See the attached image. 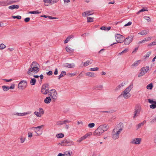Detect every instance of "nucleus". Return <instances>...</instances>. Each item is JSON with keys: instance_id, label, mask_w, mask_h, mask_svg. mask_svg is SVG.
<instances>
[{"instance_id": "1", "label": "nucleus", "mask_w": 156, "mask_h": 156, "mask_svg": "<svg viewBox=\"0 0 156 156\" xmlns=\"http://www.w3.org/2000/svg\"><path fill=\"white\" fill-rule=\"evenodd\" d=\"M31 67L27 71V74L29 75L31 74V73L34 74L37 73L39 71V65L35 62H33L30 65Z\"/></svg>"}, {"instance_id": "2", "label": "nucleus", "mask_w": 156, "mask_h": 156, "mask_svg": "<svg viewBox=\"0 0 156 156\" xmlns=\"http://www.w3.org/2000/svg\"><path fill=\"white\" fill-rule=\"evenodd\" d=\"M133 87V83H131L130 85L127 87L122 92L120 95V96L122 95L123 97L125 99L129 98L131 96L129 93Z\"/></svg>"}, {"instance_id": "3", "label": "nucleus", "mask_w": 156, "mask_h": 156, "mask_svg": "<svg viewBox=\"0 0 156 156\" xmlns=\"http://www.w3.org/2000/svg\"><path fill=\"white\" fill-rule=\"evenodd\" d=\"M103 126L102 125H100L96 129L93 133V134L94 136H100L103 133L104 130L102 129L103 128Z\"/></svg>"}, {"instance_id": "4", "label": "nucleus", "mask_w": 156, "mask_h": 156, "mask_svg": "<svg viewBox=\"0 0 156 156\" xmlns=\"http://www.w3.org/2000/svg\"><path fill=\"white\" fill-rule=\"evenodd\" d=\"M49 85L48 83L43 85L41 87V91L44 95H46L49 92Z\"/></svg>"}, {"instance_id": "5", "label": "nucleus", "mask_w": 156, "mask_h": 156, "mask_svg": "<svg viewBox=\"0 0 156 156\" xmlns=\"http://www.w3.org/2000/svg\"><path fill=\"white\" fill-rule=\"evenodd\" d=\"M120 133L119 131L113 129L112 133V136L113 139L114 140L118 139L119 136V135Z\"/></svg>"}, {"instance_id": "6", "label": "nucleus", "mask_w": 156, "mask_h": 156, "mask_svg": "<svg viewBox=\"0 0 156 156\" xmlns=\"http://www.w3.org/2000/svg\"><path fill=\"white\" fill-rule=\"evenodd\" d=\"M148 66L142 68L140 69V73L139 74L138 76L140 77L144 75L149 70Z\"/></svg>"}, {"instance_id": "7", "label": "nucleus", "mask_w": 156, "mask_h": 156, "mask_svg": "<svg viewBox=\"0 0 156 156\" xmlns=\"http://www.w3.org/2000/svg\"><path fill=\"white\" fill-rule=\"evenodd\" d=\"M27 85V82L26 80H22L20 82L18 85V88L20 89H25Z\"/></svg>"}, {"instance_id": "8", "label": "nucleus", "mask_w": 156, "mask_h": 156, "mask_svg": "<svg viewBox=\"0 0 156 156\" xmlns=\"http://www.w3.org/2000/svg\"><path fill=\"white\" fill-rule=\"evenodd\" d=\"M115 39L117 43H121L123 42V37L122 35L119 34H116Z\"/></svg>"}, {"instance_id": "9", "label": "nucleus", "mask_w": 156, "mask_h": 156, "mask_svg": "<svg viewBox=\"0 0 156 156\" xmlns=\"http://www.w3.org/2000/svg\"><path fill=\"white\" fill-rule=\"evenodd\" d=\"M124 128V125L122 123L120 122L113 129L115 130L119 131L120 133L122 131Z\"/></svg>"}, {"instance_id": "10", "label": "nucleus", "mask_w": 156, "mask_h": 156, "mask_svg": "<svg viewBox=\"0 0 156 156\" xmlns=\"http://www.w3.org/2000/svg\"><path fill=\"white\" fill-rule=\"evenodd\" d=\"M134 36H129L128 37L123 41L124 42V44L126 45H128L132 42L133 40Z\"/></svg>"}, {"instance_id": "11", "label": "nucleus", "mask_w": 156, "mask_h": 156, "mask_svg": "<svg viewBox=\"0 0 156 156\" xmlns=\"http://www.w3.org/2000/svg\"><path fill=\"white\" fill-rule=\"evenodd\" d=\"M141 141L140 138H136L133 139L130 141V143L132 144H139Z\"/></svg>"}, {"instance_id": "12", "label": "nucleus", "mask_w": 156, "mask_h": 156, "mask_svg": "<svg viewBox=\"0 0 156 156\" xmlns=\"http://www.w3.org/2000/svg\"><path fill=\"white\" fill-rule=\"evenodd\" d=\"M141 110V108L140 107H137L135 109L133 116L134 118H136L139 115Z\"/></svg>"}, {"instance_id": "13", "label": "nucleus", "mask_w": 156, "mask_h": 156, "mask_svg": "<svg viewBox=\"0 0 156 156\" xmlns=\"http://www.w3.org/2000/svg\"><path fill=\"white\" fill-rule=\"evenodd\" d=\"M50 91H52L53 93L52 94V96H53L52 99L53 100V101H55L57 98L58 93L55 89L51 90Z\"/></svg>"}, {"instance_id": "14", "label": "nucleus", "mask_w": 156, "mask_h": 156, "mask_svg": "<svg viewBox=\"0 0 156 156\" xmlns=\"http://www.w3.org/2000/svg\"><path fill=\"white\" fill-rule=\"evenodd\" d=\"M44 125H42L40 126H38L36 127H33L32 128V129H34V132L37 134V135H39L37 133V132L40 131V129L44 127Z\"/></svg>"}, {"instance_id": "15", "label": "nucleus", "mask_w": 156, "mask_h": 156, "mask_svg": "<svg viewBox=\"0 0 156 156\" xmlns=\"http://www.w3.org/2000/svg\"><path fill=\"white\" fill-rule=\"evenodd\" d=\"M31 113V112H24V113H18L17 112L16 114H14L15 115L21 116H23L25 115H26L27 114H30Z\"/></svg>"}, {"instance_id": "16", "label": "nucleus", "mask_w": 156, "mask_h": 156, "mask_svg": "<svg viewBox=\"0 0 156 156\" xmlns=\"http://www.w3.org/2000/svg\"><path fill=\"white\" fill-rule=\"evenodd\" d=\"M93 13L91 11H87L82 13V16L83 17H86L93 14Z\"/></svg>"}, {"instance_id": "17", "label": "nucleus", "mask_w": 156, "mask_h": 156, "mask_svg": "<svg viewBox=\"0 0 156 156\" xmlns=\"http://www.w3.org/2000/svg\"><path fill=\"white\" fill-rule=\"evenodd\" d=\"M71 122V121L68 120H65L63 121L58 122L57 123V124L58 125H62L66 123H69Z\"/></svg>"}, {"instance_id": "18", "label": "nucleus", "mask_w": 156, "mask_h": 156, "mask_svg": "<svg viewBox=\"0 0 156 156\" xmlns=\"http://www.w3.org/2000/svg\"><path fill=\"white\" fill-rule=\"evenodd\" d=\"M63 66L64 67L69 68H73L74 66V65L73 64V65L71 64L70 63H65L63 65Z\"/></svg>"}, {"instance_id": "19", "label": "nucleus", "mask_w": 156, "mask_h": 156, "mask_svg": "<svg viewBox=\"0 0 156 156\" xmlns=\"http://www.w3.org/2000/svg\"><path fill=\"white\" fill-rule=\"evenodd\" d=\"M74 144V143L69 140H66V146H69L73 145Z\"/></svg>"}, {"instance_id": "20", "label": "nucleus", "mask_w": 156, "mask_h": 156, "mask_svg": "<svg viewBox=\"0 0 156 156\" xmlns=\"http://www.w3.org/2000/svg\"><path fill=\"white\" fill-rule=\"evenodd\" d=\"M8 1H0V6L8 5Z\"/></svg>"}, {"instance_id": "21", "label": "nucleus", "mask_w": 156, "mask_h": 156, "mask_svg": "<svg viewBox=\"0 0 156 156\" xmlns=\"http://www.w3.org/2000/svg\"><path fill=\"white\" fill-rule=\"evenodd\" d=\"M74 37V36L73 35H71L68 36L64 41V44L67 43L70 40V39Z\"/></svg>"}, {"instance_id": "22", "label": "nucleus", "mask_w": 156, "mask_h": 156, "mask_svg": "<svg viewBox=\"0 0 156 156\" xmlns=\"http://www.w3.org/2000/svg\"><path fill=\"white\" fill-rule=\"evenodd\" d=\"M51 100V98L50 97H47L44 99V102L46 104H49Z\"/></svg>"}, {"instance_id": "23", "label": "nucleus", "mask_w": 156, "mask_h": 156, "mask_svg": "<svg viewBox=\"0 0 156 156\" xmlns=\"http://www.w3.org/2000/svg\"><path fill=\"white\" fill-rule=\"evenodd\" d=\"M19 8V5H13L9 6L8 8L10 9H18Z\"/></svg>"}, {"instance_id": "24", "label": "nucleus", "mask_w": 156, "mask_h": 156, "mask_svg": "<svg viewBox=\"0 0 156 156\" xmlns=\"http://www.w3.org/2000/svg\"><path fill=\"white\" fill-rule=\"evenodd\" d=\"M44 2L45 6H48L49 5H51V0H43Z\"/></svg>"}, {"instance_id": "25", "label": "nucleus", "mask_w": 156, "mask_h": 156, "mask_svg": "<svg viewBox=\"0 0 156 156\" xmlns=\"http://www.w3.org/2000/svg\"><path fill=\"white\" fill-rule=\"evenodd\" d=\"M102 126H103V128L102 129L104 130V132L105 131H107L109 128V126L108 125L104 124L102 125Z\"/></svg>"}, {"instance_id": "26", "label": "nucleus", "mask_w": 156, "mask_h": 156, "mask_svg": "<svg viewBox=\"0 0 156 156\" xmlns=\"http://www.w3.org/2000/svg\"><path fill=\"white\" fill-rule=\"evenodd\" d=\"M125 84V83H122L118 86L116 88V90H118L122 87Z\"/></svg>"}, {"instance_id": "27", "label": "nucleus", "mask_w": 156, "mask_h": 156, "mask_svg": "<svg viewBox=\"0 0 156 156\" xmlns=\"http://www.w3.org/2000/svg\"><path fill=\"white\" fill-rule=\"evenodd\" d=\"M66 74V73L65 71H62L61 74L58 76V79L60 80L62 77L64 76Z\"/></svg>"}, {"instance_id": "28", "label": "nucleus", "mask_w": 156, "mask_h": 156, "mask_svg": "<svg viewBox=\"0 0 156 156\" xmlns=\"http://www.w3.org/2000/svg\"><path fill=\"white\" fill-rule=\"evenodd\" d=\"M111 29V27H106L105 26H102L101 27L100 29L104 30H109Z\"/></svg>"}, {"instance_id": "29", "label": "nucleus", "mask_w": 156, "mask_h": 156, "mask_svg": "<svg viewBox=\"0 0 156 156\" xmlns=\"http://www.w3.org/2000/svg\"><path fill=\"white\" fill-rule=\"evenodd\" d=\"M41 16L42 17H45V18L48 17L50 19H51V20L53 19H56L57 18H56V17H53L52 16H46L45 15H41Z\"/></svg>"}, {"instance_id": "30", "label": "nucleus", "mask_w": 156, "mask_h": 156, "mask_svg": "<svg viewBox=\"0 0 156 156\" xmlns=\"http://www.w3.org/2000/svg\"><path fill=\"white\" fill-rule=\"evenodd\" d=\"M92 63V62L91 61V60H87L86 62H85L83 63V66H87L88 65L91 64Z\"/></svg>"}, {"instance_id": "31", "label": "nucleus", "mask_w": 156, "mask_h": 156, "mask_svg": "<svg viewBox=\"0 0 156 156\" xmlns=\"http://www.w3.org/2000/svg\"><path fill=\"white\" fill-rule=\"evenodd\" d=\"M66 51L69 53L73 52L74 51V49L71 48L69 47H67L66 48Z\"/></svg>"}, {"instance_id": "32", "label": "nucleus", "mask_w": 156, "mask_h": 156, "mask_svg": "<svg viewBox=\"0 0 156 156\" xmlns=\"http://www.w3.org/2000/svg\"><path fill=\"white\" fill-rule=\"evenodd\" d=\"M149 32V31H147L146 30H144L141 31V32L138 33V34H140L141 35H144L146 34L147 33Z\"/></svg>"}, {"instance_id": "33", "label": "nucleus", "mask_w": 156, "mask_h": 156, "mask_svg": "<svg viewBox=\"0 0 156 156\" xmlns=\"http://www.w3.org/2000/svg\"><path fill=\"white\" fill-rule=\"evenodd\" d=\"M36 80L35 78L32 79L30 81V83L32 85H34L36 83Z\"/></svg>"}, {"instance_id": "34", "label": "nucleus", "mask_w": 156, "mask_h": 156, "mask_svg": "<svg viewBox=\"0 0 156 156\" xmlns=\"http://www.w3.org/2000/svg\"><path fill=\"white\" fill-rule=\"evenodd\" d=\"M92 133L91 132H89V133H86L84 136H83L84 137V138L85 139H86L87 137H89L90 136L92 135Z\"/></svg>"}, {"instance_id": "35", "label": "nucleus", "mask_w": 156, "mask_h": 156, "mask_svg": "<svg viewBox=\"0 0 156 156\" xmlns=\"http://www.w3.org/2000/svg\"><path fill=\"white\" fill-rule=\"evenodd\" d=\"M86 75L89 77H90L94 76V73L91 72H88L86 73Z\"/></svg>"}, {"instance_id": "36", "label": "nucleus", "mask_w": 156, "mask_h": 156, "mask_svg": "<svg viewBox=\"0 0 156 156\" xmlns=\"http://www.w3.org/2000/svg\"><path fill=\"white\" fill-rule=\"evenodd\" d=\"M153 87V84L152 83H151L147 86V88L148 89L151 90L152 88Z\"/></svg>"}, {"instance_id": "37", "label": "nucleus", "mask_w": 156, "mask_h": 156, "mask_svg": "<svg viewBox=\"0 0 156 156\" xmlns=\"http://www.w3.org/2000/svg\"><path fill=\"white\" fill-rule=\"evenodd\" d=\"M2 88L4 91H6L9 90V86H2Z\"/></svg>"}, {"instance_id": "38", "label": "nucleus", "mask_w": 156, "mask_h": 156, "mask_svg": "<svg viewBox=\"0 0 156 156\" xmlns=\"http://www.w3.org/2000/svg\"><path fill=\"white\" fill-rule=\"evenodd\" d=\"M34 113L37 117H40L41 116V115L39 112L35 111L34 112Z\"/></svg>"}, {"instance_id": "39", "label": "nucleus", "mask_w": 156, "mask_h": 156, "mask_svg": "<svg viewBox=\"0 0 156 156\" xmlns=\"http://www.w3.org/2000/svg\"><path fill=\"white\" fill-rule=\"evenodd\" d=\"M128 48L125 49L123 51H122L119 54V55H121L123 53H126L128 51Z\"/></svg>"}, {"instance_id": "40", "label": "nucleus", "mask_w": 156, "mask_h": 156, "mask_svg": "<svg viewBox=\"0 0 156 156\" xmlns=\"http://www.w3.org/2000/svg\"><path fill=\"white\" fill-rule=\"evenodd\" d=\"M41 13V12H39L38 10L33 11H30L29 12V13L33 14H37L40 13Z\"/></svg>"}, {"instance_id": "41", "label": "nucleus", "mask_w": 156, "mask_h": 156, "mask_svg": "<svg viewBox=\"0 0 156 156\" xmlns=\"http://www.w3.org/2000/svg\"><path fill=\"white\" fill-rule=\"evenodd\" d=\"M151 51L148 52L144 57V59H146L147 58H148L151 54Z\"/></svg>"}, {"instance_id": "42", "label": "nucleus", "mask_w": 156, "mask_h": 156, "mask_svg": "<svg viewBox=\"0 0 156 156\" xmlns=\"http://www.w3.org/2000/svg\"><path fill=\"white\" fill-rule=\"evenodd\" d=\"M115 112V110H109L108 111H102L101 112H103V113H113Z\"/></svg>"}, {"instance_id": "43", "label": "nucleus", "mask_w": 156, "mask_h": 156, "mask_svg": "<svg viewBox=\"0 0 156 156\" xmlns=\"http://www.w3.org/2000/svg\"><path fill=\"white\" fill-rule=\"evenodd\" d=\"M154 45H156V40H155L153 42L148 44V46L150 47Z\"/></svg>"}, {"instance_id": "44", "label": "nucleus", "mask_w": 156, "mask_h": 156, "mask_svg": "<svg viewBox=\"0 0 156 156\" xmlns=\"http://www.w3.org/2000/svg\"><path fill=\"white\" fill-rule=\"evenodd\" d=\"M64 154L65 156H71L70 153L69 151L65 152Z\"/></svg>"}, {"instance_id": "45", "label": "nucleus", "mask_w": 156, "mask_h": 156, "mask_svg": "<svg viewBox=\"0 0 156 156\" xmlns=\"http://www.w3.org/2000/svg\"><path fill=\"white\" fill-rule=\"evenodd\" d=\"M148 101L149 103L151 104H156V101H154L152 100L149 99H148Z\"/></svg>"}, {"instance_id": "46", "label": "nucleus", "mask_w": 156, "mask_h": 156, "mask_svg": "<svg viewBox=\"0 0 156 156\" xmlns=\"http://www.w3.org/2000/svg\"><path fill=\"white\" fill-rule=\"evenodd\" d=\"M39 113H40L41 115H42L44 113V111L43 109L41 108H39Z\"/></svg>"}, {"instance_id": "47", "label": "nucleus", "mask_w": 156, "mask_h": 156, "mask_svg": "<svg viewBox=\"0 0 156 156\" xmlns=\"http://www.w3.org/2000/svg\"><path fill=\"white\" fill-rule=\"evenodd\" d=\"M56 136L59 138H62L64 136V135L62 133H59Z\"/></svg>"}, {"instance_id": "48", "label": "nucleus", "mask_w": 156, "mask_h": 156, "mask_svg": "<svg viewBox=\"0 0 156 156\" xmlns=\"http://www.w3.org/2000/svg\"><path fill=\"white\" fill-rule=\"evenodd\" d=\"M87 22L88 23L91 22L93 21V19L92 18H91L90 17H87Z\"/></svg>"}, {"instance_id": "49", "label": "nucleus", "mask_w": 156, "mask_h": 156, "mask_svg": "<svg viewBox=\"0 0 156 156\" xmlns=\"http://www.w3.org/2000/svg\"><path fill=\"white\" fill-rule=\"evenodd\" d=\"M59 144H60L62 146H66V140H64L61 143H59Z\"/></svg>"}, {"instance_id": "50", "label": "nucleus", "mask_w": 156, "mask_h": 156, "mask_svg": "<svg viewBox=\"0 0 156 156\" xmlns=\"http://www.w3.org/2000/svg\"><path fill=\"white\" fill-rule=\"evenodd\" d=\"M148 11L147 9H145L144 8H143V9H142L139 10L136 13H137V14H139L141 12H144V11Z\"/></svg>"}, {"instance_id": "51", "label": "nucleus", "mask_w": 156, "mask_h": 156, "mask_svg": "<svg viewBox=\"0 0 156 156\" xmlns=\"http://www.w3.org/2000/svg\"><path fill=\"white\" fill-rule=\"evenodd\" d=\"M12 17L13 19L16 18L18 20H20L21 18V17L20 16H12Z\"/></svg>"}, {"instance_id": "52", "label": "nucleus", "mask_w": 156, "mask_h": 156, "mask_svg": "<svg viewBox=\"0 0 156 156\" xmlns=\"http://www.w3.org/2000/svg\"><path fill=\"white\" fill-rule=\"evenodd\" d=\"M6 47V46L3 44H1L0 45V49H3Z\"/></svg>"}, {"instance_id": "53", "label": "nucleus", "mask_w": 156, "mask_h": 156, "mask_svg": "<svg viewBox=\"0 0 156 156\" xmlns=\"http://www.w3.org/2000/svg\"><path fill=\"white\" fill-rule=\"evenodd\" d=\"M144 18L145 20H147L148 22H150L151 21L150 18L149 16H145Z\"/></svg>"}, {"instance_id": "54", "label": "nucleus", "mask_w": 156, "mask_h": 156, "mask_svg": "<svg viewBox=\"0 0 156 156\" xmlns=\"http://www.w3.org/2000/svg\"><path fill=\"white\" fill-rule=\"evenodd\" d=\"M95 126V124L94 123H89L88 125V126L90 128H93Z\"/></svg>"}, {"instance_id": "55", "label": "nucleus", "mask_w": 156, "mask_h": 156, "mask_svg": "<svg viewBox=\"0 0 156 156\" xmlns=\"http://www.w3.org/2000/svg\"><path fill=\"white\" fill-rule=\"evenodd\" d=\"M140 61V60H138V61H136L134 63H133L132 65V66H137L138 65V62Z\"/></svg>"}, {"instance_id": "56", "label": "nucleus", "mask_w": 156, "mask_h": 156, "mask_svg": "<svg viewBox=\"0 0 156 156\" xmlns=\"http://www.w3.org/2000/svg\"><path fill=\"white\" fill-rule=\"evenodd\" d=\"M99 68L98 67H95L94 68H90V70L91 71H97L98 70Z\"/></svg>"}, {"instance_id": "57", "label": "nucleus", "mask_w": 156, "mask_h": 156, "mask_svg": "<svg viewBox=\"0 0 156 156\" xmlns=\"http://www.w3.org/2000/svg\"><path fill=\"white\" fill-rule=\"evenodd\" d=\"M85 139L84 138V137L83 136L82 137H81L80 138H79V139L77 140V142H81L82 140H83Z\"/></svg>"}, {"instance_id": "58", "label": "nucleus", "mask_w": 156, "mask_h": 156, "mask_svg": "<svg viewBox=\"0 0 156 156\" xmlns=\"http://www.w3.org/2000/svg\"><path fill=\"white\" fill-rule=\"evenodd\" d=\"M150 107L151 108H156V104H153L150 105Z\"/></svg>"}, {"instance_id": "59", "label": "nucleus", "mask_w": 156, "mask_h": 156, "mask_svg": "<svg viewBox=\"0 0 156 156\" xmlns=\"http://www.w3.org/2000/svg\"><path fill=\"white\" fill-rule=\"evenodd\" d=\"M59 0H51V5L57 3Z\"/></svg>"}, {"instance_id": "60", "label": "nucleus", "mask_w": 156, "mask_h": 156, "mask_svg": "<svg viewBox=\"0 0 156 156\" xmlns=\"http://www.w3.org/2000/svg\"><path fill=\"white\" fill-rule=\"evenodd\" d=\"M156 122V116L154 117V118L152 119L150 122L151 123H153Z\"/></svg>"}, {"instance_id": "61", "label": "nucleus", "mask_w": 156, "mask_h": 156, "mask_svg": "<svg viewBox=\"0 0 156 156\" xmlns=\"http://www.w3.org/2000/svg\"><path fill=\"white\" fill-rule=\"evenodd\" d=\"M146 41V38H145L143 40L140 41L138 44H141L142 43H145Z\"/></svg>"}, {"instance_id": "62", "label": "nucleus", "mask_w": 156, "mask_h": 156, "mask_svg": "<svg viewBox=\"0 0 156 156\" xmlns=\"http://www.w3.org/2000/svg\"><path fill=\"white\" fill-rule=\"evenodd\" d=\"M48 93H49V94H48V95L52 99L53 96H52V94L53 93L52 91H51L50 90L49 91V92Z\"/></svg>"}, {"instance_id": "63", "label": "nucleus", "mask_w": 156, "mask_h": 156, "mask_svg": "<svg viewBox=\"0 0 156 156\" xmlns=\"http://www.w3.org/2000/svg\"><path fill=\"white\" fill-rule=\"evenodd\" d=\"M14 87H15V85L14 84H12L11 85V86L10 87H9V89H13L14 88Z\"/></svg>"}, {"instance_id": "64", "label": "nucleus", "mask_w": 156, "mask_h": 156, "mask_svg": "<svg viewBox=\"0 0 156 156\" xmlns=\"http://www.w3.org/2000/svg\"><path fill=\"white\" fill-rule=\"evenodd\" d=\"M25 139L26 138H25L20 137V140L21 143H23L24 142Z\"/></svg>"}]
</instances>
